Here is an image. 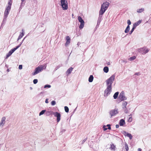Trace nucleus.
Masks as SVG:
<instances>
[{
	"label": "nucleus",
	"mask_w": 151,
	"mask_h": 151,
	"mask_svg": "<svg viewBox=\"0 0 151 151\" xmlns=\"http://www.w3.org/2000/svg\"><path fill=\"white\" fill-rule=\"evenodd\" d=\"M109 5V3L107 2L103 3L101 6V9L99 11V15L100 16V15H102L104 14L105 11L107 9Z\"/></svg>",
	"instance_id": "nucleus-1"
},
{
	"label": "nucleus",
	"mask_w": 151,
	"mask_h": 151,
	"mask_svg": "<svg viewBox=\"0 0 151 151\" xmlns=\"http://www.w3.org/2000/svg\"><path fill=\"white\" fill-rule=\"evenodd\" d=\"M115 78V75H113L106 81L107 86L112 87L111 85Z\"/></svg>",
	"instance_id": "nucleus-2"
},
{
	"label": "nucleus",
	"mask_w": 151,
	"mask_h": 151,
	"mask_svg": "<svg viewBox=\"0 0 151 151\" xmlns=\"http://www.w3.org/2000/svg\"><path fill=\"white\" fill-rule=\"evenodd\" d=\"M46 67V66L45 65L39 66L37 67L36 68L35 70V71L32 73L33 75H35L37 74L43 69H45Z\"/></svg>",
	"instance_id": "nucleus-3"
},
{
	"label": "nucleus",
	"mask_w": 151,
	"mask_h": 151,
	"mask_svg": "<svg viewBox=\"0 0 151 151\" xmlns=\"http://www.w3.org/2000/svg\"><path fill=\"white\" fill-rule=\"evenodd\" d=\"M61 4L63 10H65L68 9V3L67 1L61 0Z\"/></svg>",
	"instance_id": "nucleus-4"
},
{
	"label": "nucleus",
	"mask_w": 151,
	"mask_h": 151,
	"mask_svg": "<svg viewBox=\"0 0 151 151\" xmlns=\"http://www.w3.org/2000/svg\"><path fill=\"white\" fill-rule=\"evenodd\" d=\"M112 89V87L107 86L104 92V96H107L110 93Z\"/></svg>",
	"instance_id": "nucleus-5"
},
{
	"label": "nucleus",
	"mask_w": 151,
	"mask_h": 151,
	"mask_svg": "<svg viewBox=\"0 0 151 151\" xmlns=\"http://www.w3.org/2000/svg\"><path fill=\"white\" fill-rule=\"evenodd\" d=\"M78 19L79 22L81 23L80 25L79 26V28L80 29H81L84 26V22L82 18L80 16L78 17Z\"/></svg>",
	"instance_id": "nucleus-6"
},
{
	"label": "nucleus",
	"mask_w": 151,
	"mask_h": 151,
	"mask_svg": "<svg viewBox=\"0 0 151 151\" xmlns=\"http://www.w3.org/2000/svg\"><path fill=\"white\" fill-rule=\"evenodd\" d=\"M21 45V44L19 45L18 46H17L16 47L14 48L13 49L11 50L6 55V58H8Z\"/></svg>",
	"instance_id": "nucleus-7"
},
{
	"label": "nucleus",
	"mask_w": 151,
	"mask_h": 151,
	"mask_svg": "<svg viewBox=\"0 0 151 151\" xmlns=\"http://www.w3.org/2000/svg\"><path fill=\"white\" fill-rule=\"evenodd\" d=\"M54 116L57 117V122H58L60 120L61 115L60 114L57 112L53 113Z\"/></svg>",
	"instance_id": "nucleus-8"
},
{
	"label": "nucleus",
	"mask_w": 151,
	"mask_h": 151,
	"mask_svg": "<svg viewBox=\"0 0 151 151\" xmlns=\"http://www.w3.org/2000/svg\"><path fill=\"white\" fill-rule=\"evenodd\" d=\"M119 98L121 101L126 100V98L124 95V93L123 91H122L120 93Z\"/></svg>",
	"instance_id": "nucleus-9"
},
{
	"label": "nucleus",
	"mask_w": 151,
	"mask_h": 151,
	"mask_svg": "<svg viewBox=\"0 0 151 151\" xmlns=\"http://www.w3.org/2000/svg\"><path fill=\"white\" fill-rule=\"evenodd\" d=\"M11 8L9 7H7L4 12V14L5 16L6 17L9 14Z\"/></svg>",
	"instance_id": "nucleus-10"
},
{
	"label": "nucleus",
	"mask_w": 151,
	"mask_h": 151,
	"mask_svg": "<svg viewBox=\"0 0 151 151\" xmlns=\"http://www.w3.org/2000/svg\"><path fill=\"white\" fill-rule=\"evenodd\" d=\"M118 113V112L117 110L116 109H114L111 111L110 112V114L111 115V117L113 116H114L116 114Z\"/></svg>",
	"instance_id": "nucleus-11"
},
{
	"label": "nucleus",
	"mask_w": 151,
	"mask_h": 151,
	"mask_svg": "<svg viewBox=\"0 0 151 151\" xmlns=\"http://www.w3.org/2000/svg\"><path fill=\"white\" fill-rule=\"evenodd\" d=\"M149 51V50L147 49L144 48V47L141 49L140 50V51H141V52L142 51V54H145L148 52Z\"/></svg>",
	"instance_id": "nucleus-12"
},
{
	"label": "nucleus",
	"mask_w": 151,
	"mask_h": 151,
	"mask_svg": "<svg viewBox=\"0 0 151 151\" xmlns=\"http://www.w3.org/2000/svg\"><path fill=\"white\" fill-rule=\"evenodd\" d=\"M66 41L65 43V45L66 46H68L70 43V38L69 36L66 37Z\"/></svg>",
	"instance_id": "nucleus-13"
},
{
	"label": "nucleus",
	"mask_w": 151,
	"mask_h": 151,
	"mask_svg": "<svg viewBox=\"0 0 151 151\" xmlns=\"http://www.w3.org/2000/svg\"><path fill=\"white\" fill-rule=\"evenodd\" d=\"M142 20H139L137 22L133 24V27L135 28H136V27L138 25H139L141 23Z\"/></svg>",
	"instance_id": "nucleus-14"
},
{
	"label": "nucleus",
	"mask_w": 151,
	"mask_h": 151,
	"mask_svg": "<svg viewBox=\"0 0 151 151\" xmlns=\"http://www.w3.org/2000/svg\"><path fill=\"white\" fill-rule=\"evenodd\" d=\"M6 118L5 117H3L2 118L1 122L0 123V126H3L5 123V120Z\"/></svg>",
	"instance_id": "nucleus-15"
},
{
	"label": "nucleus",
	"mask_w": 151,
	"mask_h": 151,
	"mask_svg": "<svg viewBox=\"0 0 151 151\" xmlns=\"http://www.w3.org/2000/svg\"><path fill=\"white\" fill-rule=\"evenodd\" d=\"M73 69V68L72 67L69 68L66 71V73L67 74V75H68L71 73Z\"/></svg>",
	"instance_id": "nucleus-16"
},
{
	"label": "nucleus",
	"mask_w": 151,
	"mask_h": 151,
	"mask_svg": "<svg viewBox=\"0 0 151 151\" xmlns=\"http://www.w3.org/2000/svg\"><path fill=\"white\" fill-rule=\"evenodd\" d=\"M125 124L124 120L123 119H121L120 120L119 124L120 126H123Z\"/></svg>",
	"instance_id": "nucleus-17"
},
{
	"label": "nucleus",
	"mask_w": 151,
	"mask_h": 151,
	"mask_svg": "<svg viewBox=\"0 0 151 151\" xmlns=\"http://www.w3.org/2000/svg\"><path fill=\"white\" fill-rule=\"evenodd\" d=\"M93 76L92 75L90 76L89 78L88 81L90 82H91L93 81Z\"/></svg>",
	"instance_id": "nucleus-18"
},
{
	"label": "nucleus",
	"mask_w": 151,
	"mask_h": 151,
	"mask_svg": "<svg viewBox=\"0 0 151 151\" xmlns=\"http://www.w3.org/2000/svg\"><path fill=\"white\" fill-rule=\"evenodd\" d=\"M12 0H9L8 4V5L7 6V7H9V8H11V6L12 5Z\"/></svg>",
	"instance_id": "nucleus-19"
},
{
	"label": "nucleus",
	"mask_w": 151,
	"mask_h": 151,
	"mask_svg": "<svg viewBox=\"0 0 151 151\" xmlns=\"http://www.w3.org/2000/svg\"><path fill=\"white\" fill-rule=\"evenodd\" d=\"M116 147L114 144H112L111 145L110 149L111 150H115V149Z\"/></svg>",
	"instance_id": "nucleus-20"
},
{
	"label": "nucleus",
	"mask_w": 151,
	"mask_h": 151,
	"mask_svg": "<svg viewBox=\"0 0 151 151\" xmlns=\"http://www.w3.org/2000/svg\"><path fill=\"white\" fill-rule=\"evenodd\" d=\"M104 72L107 73L109 71V68L107 67H105L103 69Z\"/></svg>",
	"instance_id": "nucleus-21"
},
{
	"label": "nucleus",
	"mask_w": 151,
	"mask_h": 151,
	"mask_svg": "<svg viewBox=\"0 0 151 151\" xmlns=\"http://www.w3.org/2000/svg\"><path fill=\"white\" fill-rule=\"evenodd\" d=\"M119 94V92H116L114 94V95L113 97L114 99H116L118 95Z\"/></svg>",
	"instance_id": "nucleus-22"
},
{
	"label": "nucleus",
	"mask_w": 151,
	"mask_h": 151,
	"mask_svg": "<svg viewBox=\"0 0 151 151\" xmlns=\"http://www.w3.org/2000/svg\"><path fill=\"white\" fill-rule=\"evenodd\" d=\"M129 25H128L125 30L124 32L125 33H127L129 32Z\"/></svg>",
	"instance_id": "nucleus-23"
},
{
	"label": "nucleus",
	"mask_w": 151,
	"mask_h": 151,
	"mask_svg": "<svg viewBox=\"0 0 151 151\" xmlns=\"http://www.w3.org/2000/svg\"><path fill=\"white\" fill-rule=\"evenodd\" d=\"M126 135L129 137V138L130 139H132V136L131 134L129 133H127L126 134Z\"/></svg>",
	"instance_id": "nucleus-24"
},
{
	"label": "nucleus",
	"mask_w": 151,
	"mask_h": 151,
	"mask_svg": "<svg viewBox=\"0 0 151 151\" xmlns=\"http://www.w3.org/2000/svg\"><path fill=\"white\" fill-rule=\"evenodd\" d=\"M24 34L23 32L21 34H20L19 35L18 37V40L21 39L22 38V37L24 36Z\"/></svg>",
	"instance_id": "nucleus-25"
},
{
	"label": "nucleus",
	"mask_w": 151,
	"mask_h": 151,
	"mask_svg": "<svg viewBox=\"0 0 151 151\" xmlns=\"http://www.w3.org/2000/svg\"><path fill=\"white\" fill-rule=\"evenodd\" d=\"M144 11V8H141L140 9H138V10L137 11V12L139 13H141L142 12Z\"/></svg>",
	"instance_id": "nucleus-26"
},
{
	"label": "nucleus",
	"mask_w": 151,
	"mask_h": 151,
	"mask_svg": "<svg viewBox=\"0 0 151 151\" xmlns=\"http://www.w3.org/2000/svg\"><path fill=\"white\" fill-rule=\"evenodd\" d=\"M64 109L65 111L66 112L68 113V112L69 109L68 108L67 106H65Z\"/></svg>",
	"instance_id": "nucleus-27"
},
{
	"label": "nucleus",
	"mask_w": 151,
	"mask_h": 151,
	"mask_svg": "<svg viewBox=\"0 0 151 151\" xmlns=\"http://www.w3.org/2000/svg\"><path fill=\"white\" fill-rule=\"evenodd\" d=\"M125 149L126 151H128L129 150V148L127 144H126L125 145Z\"/></svg>",
	"instance_id": "nucleus-28"
},
{
	"label": "nucleus",
	"mask_w": 151,
	"mask_h": 151,
	"mask_svg": "<svg viewBox=\"0 0 151 151\" xmlns=\"http://www.w3.org/2000/svg\"><path fill=\"white\" fill-rule=\"evenodd\" d=\"M135 58H136V57L135 56H134L130 57L129 59V60H130L131 61V60H134L135 59Z\"/></svg>",
	"instance_id": "nucleus-29"
},
{
	"label": "nucleus",
	"mask_w": 151,
	"mask_h": 151,
	"mask_svg": "<svg viewBox=\"0 0 151 151\" xmlns=\"http://www.w3.org/2000/svg\"><path fill=\"white\" fill-rule=\"evenodd\" d=\"M45 111H46L45 110H42V111H41L39 115L40 116V115H42L43 114L45 113Z\"/></svg>",
	"instance_id": "nucleus-30"
},
{
	"label": "nucleus",
	"mask_w": 151,
	"mask_h": 151,
	"mask_svg": "<svg viewBox=\"0 0 151 151\" xmlns=\"http://www.w3.org/2000/svg\"><path fill=\"white\" fill-rule=\"evenodd\" d=\"M51 104L52 106H54L56 104V102L54 101H52L51 102Z\"/></svg>",
	"instance_id": "nucleus-31"
},
{
	"label": "nucleus",
	"mask_w": 151,
	"mask_h": 151,
	"mask_svg": "<svg viewBox=\"0 0 151 151\" xmlns=\"http://www.w3.org/2000/svg\"><path fill=\"white\" fill-rule=\"evenodd\" d=\"M135 28L133 27H132V30H131V31H130V32H129V34H132V32H133V31H134V29Z\"/></svg>",
	"instance_id": "nucleus-32"
},
{
	"label": "nucleus",
	"mask_w": 151,
	"mask_h": 151,
	"mask_svg": "<svg viewBox=\"0 0 151 151\" xmlns=\"http://www.w3.org/2000/svg\"><path fill=\"white\" fill-rule=\"evenodd\" d=\"M33 83L34 84H35L37 83L38 82V80L37 79H35L33 80Z\"/></svg>",
	"instance_id": "nucleus-33"
},
{
	"label": "nucleus",
	"mask_w": 151,
	"mask_h": 151,
	"mask_svg": "<svg viewBox=\"0 0 151 151\" xmlns=\"http://www.w3.org/2000/svg\"><path fill=\"white\" fill-rule=\"evenodd\" d=\"M103 128L104 129V131H106L108 129V128L106 127V126H104L103 127Z\"/></svg>",
	"instance_id": "nucleus-34"
},
{
	"label": "nucleus",
	"mask_w": 151,
	"mask_h": 151,
	"mask_svg": "<svg viewBox=\"0 0 151 151\" xmlns=\"http://www.w3.org/2000/svg\"><path fill=\"white\" fill-rule=\"evenodd\" d=\"M132 120V118L131 117H130L128 120V121L130 122H131Z\"/></svg>",
	"instance_id": "nucleus-35"
},
{
	"label": "nucleus",
	"mask_w": 151,
	"mask_h": 151,
	"mask_svg": "<svg viewBox=\"0 0 151 151\" xmlns=\"http://www.w3.org/2000/svg\"><path fill=\"white\" fill-rule=\"evenodd\" d=\"M51 86L50 85H45L44 86V88H46L47 87H48V88H50Z\"/></svg>",
	"instance_id": "nucleus-36"
},
{
	"label": "nucleus",
	"mask_w": 151,
	"mask_h": 151,
	"mask_svg": "<svg viewBox=\"0 0 151 151\" xmlns=\"http://www.w3.org/2000/svg\"><path fill=\"white\" fill-rule=\"evenodd\" d=\"M107 127H108V129H111V125L110 124H108L107 125Z\"/></svg>",
	"instance_id": "nucleus-37"
},
{
	"label": "nucleus",
	"mask_w": 151,
	"mask_h": 151,
	"mask_svg": "<svg viewBox=\"0 0 151 151\" xmlns=\"http://www.w3.org/2000/svg\"><path fill=\"white\" fill-rule=\"evenodd\" d=\"M127 24H128V25H129V26L131 24V22L130 20H127Z\"/></svg>",
	"instance_id": "nucleus-38"
},
{
	"label": "nucleus",
	"mask_w": 151,
	"mask_h": 151,
	"mask_svg": "<svg viewBox=\"0 0 151 151\" xmlns=\"http://www.w3.org/2000/svg\"><path fill=\"white\" fill-rule=\"evenodd\" d=\"M22 68V65H19V69L21 70Z\"/></svg>",
	"instance_id": "nucleus-39"
},
{
	"label": "nucleus",
	"mask_w": 151,
	"mask_h": 151,
	"mask_svg": "<svg viewBox=\"0 0 151 151\" xmlns=\"http://www.w3.org/2000/svg\"><path fill=\"white\" fill-rule=\"evenodd\" d=\"M127 102H124V103L123 104V105L124 106H125V108H126V106H127Z\"/></svg>",
	"instance_id": "nucleus-40"
},
{
	"label": "nucleus",
	"mask_w": 151,
	"mask_h": 151,
	"mask_svg": "<svg viewBox=\"0 0 151 151\" xmlns=\"http://www.w3.org/2000/svg\"><path fill=\"white\" fill-rule=\"evenodd\" d=\"M45 102L46 103H48V99H46Z\"/></svg>",
	"instance_id": "nucleus-41"
},
{
	"label": "nucleus",
	"mask_w": 151,
	"mask_h": 151,
	"mask_svg": "<svg viewBox=\"0 0 151 151\" xmlns=\"http://www.w3.org/2000/svg\"><path fill=\"white\" fill-rule=\"evenodd\" d=\"M135 75H140L139 73H135Z\"/></svg>",
	"instance_id": "nucleus-42"
},
{
	"label": "nucleus",
	"mask_w": 151,
	"mask_h": 151,
	"mask_svg": "<svg viewBox=\"0 0 151 151\" xmlns=\"http://www.w3.org/2000/svg\"><path fill=\"white\" fill-rule=\"evenodd\" d=\"M116 128H118L119 127V126L118 124H116Z\"/></svg>",
	"instance_id": "nucleus-43"
},
{
	"label": "nucleus",
	"mask_w": 151,
	"mask_h": 151,
	"mask_svg": "<svg viewBox=\"0 0 151 151\" xmlns=\"http://www.w3.org/2000/svg\"><path fill=\"white\" fill-rule=\"evenodd\" d=\"M141 149L140 148H139L138 149V151H141Z\"/></svg>",
	"instance_id": "nucleus-44"
},
{
	"label": "nucleus",
	"mask_w": 151,
	"mask_h": 151,
	"mask_svg": "<svg viewBox=\"0 0 151 151\" xmlns=\"http://www.w3.org/2000/svg\"><path fill=\"white\" fill-rule=\"evenodd\" d=\"M21 1H22V2L23 3L24 1L25 0H21Z\"/></svg>",
	"instance_id": "nucleus-45"
}]
</instances>
